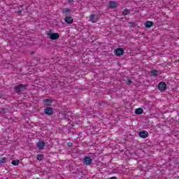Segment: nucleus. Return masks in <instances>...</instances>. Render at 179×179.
Instances as JSON below:
<instances>
[{
  "mask_svg": "<svg viewBox=\"0 0 179 179\" xmlns=\"http://www.w3.org/2000/svg\"><path fill=\"white\" fill-rule=\"evenodd\" d=\"M43 104L44 106H47L48 107H50L52 104V100L50 99H45L43 100Z\"/></svg>",
  "mask_w": 179,
  "mask_h": 179,
  "instance_id": "13",
  "label": "nucleus"
},
{
  "mask_svg": "<svg viewBox=\"0 0 179 179\" xmlns=\"http://www.w3.org/2000/svg\"><path fill=\"white\" fill-rule=\"evenodd\" d=\"M145 27H146L147 29H150V27H152L153 26V22L152 21H146L144 23Z\"/></svg>",
  "mask_w": 179,
  "mask_h": 179,
  "instance_id": "14",
  "label": "nucleus"
},
{
  "mask_svg": "<svg viewBox=\"0 0 179 179\" xmlns=\"http://www.w3.org/2000/svg\"><path fill=\"white\" fill-rule=\"evenodd\" d=\"M109 179H118V178L113 176V177L110 178Z\"/></svg>",
  "mask_w": 179,
  "mask_h": 179,
  "instance_id": "24",
  "label": "nucleus"
},
{
  "mask_svg": "<svg viewBox=\"0 0 179 179\" xmlns=\"http://www.w3.org/2000/svg\"><path fill=\"white\" fill-rule=\"evenodd\" d=\"M129 13H131V10L128 8H126L122 11V15H124V16H127V15H129Z\"/></svg>",
  "mask_w": 179,
  "mask_h": 179,
  "instance_id": "17",
  "label": "nucleus"
},
{
  "mask_svg": "<svg viewBox=\"0 0 179 179\" xmlns=\"http://www.w3.org/2000/svg\"><path fill=\"white\" fill-rule=\"evenodd\" d=\"M124 49L121 48H118L114 50V54L115 57H121V55H124Z\"/></svg>",
  "mask_w": 179,
  "mask_h": 179,
  "instance_id": "2",
  "label": "nucleus"
},
{
  "mask_svg": "<svg viewBox=\"0 0 179 179\" xmlns=\"http://www.w3.org/2000/svg\"><path fill=\"white\" fill-rule=\"evenodd\" d=\"M127 85H131V83H132V81L131 80H127Z\"/></svg>",
  "mask_w": 179,
  "mask_h": 179,
  "instance_id": "22",
  "label": "nucleus"
},
{
  "mask_svg": "<svg viewBox=\"0 0 179 179\" xmlns=\"http://www.w3.org/2000/svg\"><path fill=\"white\" fill-rule=\"evenodd\" d=\"M150 73H151L152 76H157V75H158L157 70H156V69L152 70Z\"/></svg>",
  "mask_w": 179,
  "mask_h": 179,
  "instance_id": "19",
  "label": "nucleus"
},
{
  "mask_svg": "<svg viewBox=\"0 0 179 179\" xmlns=\"http://www.w3.org/2000/svg\"><path fill=\"white\" fill-rule=\"evenodd\" d=\"M135 114L137 115H141V114H143V108H138L135 110Z\"/></svg>",
  "mask_w": 179,
  "mask_h": 179,
  "instance_id": "15",
  "label": "nucleus"
},
{
  "mask_svg": "<svg viewBox=\"0 0 179 179\" xmlns=\"http://www.w3.org/2000/svg\"><path fill=\"white\" fill-rule=\"evenodd\" d=\"M138 136H140V138H142L143 139H146V138L149 136V132H148L145 130H143L138 133Z\"/></svg>",
  "mask_w": 179,
  "mask_h": 179,
  "instance_id": "5",
  "label": "nucleus"
},
{
  "mask_svg": "<svg viewBox=\"0 0 179 179\" xmlns=\"http://www.w3.org/2000/svg\"><path fill=\"white\" fill-rule=\"evenodd\" d=\"M24 89H26V85H19L15 87V90L16 93H20V92H23Z\"/></svg>",
  "mask_w": 179,
  "mask_h": 179,
  "instance_id": "3",
  "label": "nucleus"
},
{
  "mask_svg": "<svg viewBox=\"0 0 179 179\" xmlns=\"http://www.w3.org/2000/svg\"><path fill=\"white\" fill-rule=\"evenodd\" d=\"M167 87V85H166V83L164 82H160L158 84V89L160 90V92H164L166 90V88Z\"/></svg>",
  "mask_w": 179,
  "mask_h": 179,
  "instance_id": "7",
  "label": "nucleus"
},
{
  "mask_svg": "<svg viewBox=\"0 0 179 179\" xmlns=\"http://www.w3.org/2000/svg\"><path fill=\"white\" fill-rule=\"evenodd\" d=\"M64 22L67 23V24H72L73 23V17L71 16H66L64 18Z\"/></svg>",
  "mask_w": 179,
  "mask_h": 179,
  "instance_id": "10",
  "label": "nucleus"
},
{
  "mask_svg": "<svg viewBox=\"0 0 179 179\" xmlns=\"http://www.w3.org/2000/svg\"><path fill=\"white\" fill-rule=\"evenodd\" d=\"M0 163H1V164H3V163H6V157L1 158Z\"/></svg>",
  "mask_w": 179,
  "mask_h": 179,
  "instance_id": "20",
  "label": "nucleus"
},
{
  "mask_svg": "<svg viewBox=\"0 0 179 179\" xmlns=\"http://www.w3.org/2000/svg\"><path fill=\"white\" fill-rule=\"evenodd\" d=\"M18 15H22V10L18 11Z\"/></svg>",
  "mask_w": 179,
  "mask_h": 179,
  "instance_id": "25",
  "label": "nucleus"
},
{
  "mask_svg": "<svg viewBox=\"0 0 179 179\" xmlns=\"http://www.w3.org/2000/svg\"><path fill=\"white\" fill-rule=\"evenodd\" d=\"M92 162H93V159L90 158V157H85L83 159V164H85V166H90L92 164Z\"/></svg>",
  "mask_w": 179,
  "mask_h": 179,
  "instance_id": "6",
  "label": "nucleus"
},
{
  "mask_svg": "<svg viewBox=\"0 0 179 179\" xmlns=\"http://www.w3.org/2000/svg\"><path fill=\"white\" fill-rule=\"evenodd\" d=\"M69 3H72L74 2V0H68Z\"/></svg>",
  "mask_w": 179,
  "mask_h": 179,
  "instance_id": "23",
  "label": "nucleus"
},
{
  "mask_svg": "<svg viewBox=\"0 0 179 179\" xmlns=\"http://www.w3.org/2000/svg\"><path fill=\"white\" fill-rule=\"evenodd\" d=\"M13 166H19L20 164V161L19 159H14L11 162Z\"/></svg>",
  "mask_w": 179,
  "mask_h": 179,
  "instance_id": "16",
  "label": "nucleus"
},
{
  "mask_svg": "<svg viewBox=\"0 0 179 179\" xmlns=\"http://www.w3.org/2000/svg\"><path fill=\"white\" fill-rule=\"evenodd\" d=\"M44 113L46 115L50 117V115H52L54 114V109L50 107H47L44 109Z\"/></svg>",
  "mask_w": 179,
  "mask_h": 179,
  "instance_id": "4",
  "label": "nucleus"
},
{
  "mask_svg": "<svg viewBox=\"0 0 179 179\" xmlns=\"http://www.w3.org/2000/svg\"><path fill=\"white\" fill-rule=\"evenodd\" d=\"M50 40H58L59 38V34L58 33H53L49 34Z\"/></svg>",
  "mask_w": 179,
  "mask_h": 179,
  "instance_id": "9",
  "label": "nucleus"
},
{
  "mask_svg": "<svg viewBox=\"0 0 179 179\" xmlns=\"http://www.w3.org/2000/svg\"><path fill=\"white\" fill-rule=\"evenodd\" d=\"M62 12L66 16H69V15H71V13H72V10H71L70 8H63L62 10Z\"/></svg>",
  "mask_w": 179,
  "mask_h": 179,
  "instance_id": "11",
  "label": "nucleus"
},
{
  "mask_svg": "<svg viewBox=\"0 0 179 179\" xmlns=\"http://www.w3.org/2000/svg\"><path fill=\"white\" fill-rule=\"evenodd\" d=\"M36 146L39 150H43L44 148L45 147V142L43 141H39L36 143Z\"/></svg>",
  "mask_w": 179,
  "mask_h": 179,
  "instance_id": "8",
  "label": "nucleus"
},
{
  "mask_svg": "<svg viewBox=\"0 0 179 179\" xmlns=\"http://www.w3.org/2000/svg\"><path fill=\"white\" fill-rule=\"evenodd\" d=\"M100 20V15L97 14H91L89 17V22H91L92 23H97Z\"/></svg>",
  "mask_w": 179,
  "mask_h": 179,
  "instance_id": "1",
  "label": "nucleus"
},
{
  "mask_svg": "<svg viewBox=\"0 0 179 179\" xmlns=\"http://www.w3.org/2000/svg\"><path fill=\"white\" fill-rule=\"evenodd\" d=\"M67 146L69 148H72L73 146V143L69 142V143H67Z\"/></svg>",
  "mask_w": 179,
  "mask_h": 179,
  "instance_id": "21",
  "label": "nucleus"
},
{
  "mask_svg": "<svg viewBox=\"0 0 179 179\" xmlns=\"http://www.w3.org/2000/svg\"><path fill=\"white\" fill-rule=\"evenodd\" d=\"M108 8H110V9H114V8H117V2L114 1H109Z\"/></svg>",
  "mask_w": 179,
  "mask_h": 179,
  "instance_id": "12",
  "label": "nucleus"
},
{
  "mask_svg": "<svg viewBox=\"0 0 179 179\" xmlns=\"http://www.w3.org/2000/svg\"><path fill=\"white\" fill-rule=\"evenodd\" d=\"M36 159H37V160H39L40 162H41V160L44 159V155L42 154L37 155Z\"/></svg>",
  "mask_w": 179,
  "mask_h": 179,
  "instance_id": "18",
  "label": "nucleus"
}]
</instances>
